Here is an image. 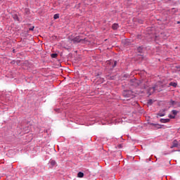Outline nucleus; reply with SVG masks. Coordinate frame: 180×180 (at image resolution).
<instances>
[{
	"mask_svg": "<svg viewBox=\"0 0 180 180\" xmlns=\"http://www.w3.org/2000/svg\"><path fill=\"white\" fill-rule=\"evenodd\" d=\"M152 124V126H157L156 124Z\"/></svg>",
	"mask_w": 180,
	"mask_h": 180,
	"instance_id": "obj_22",
	"label": "nucleus"
},
{
	"mask_svg": "<svg viewBox=\"0 0 180 180\" xmlns=\"http://www.w3.org/2000/svg\"><path fill=\"white\" fill-rule=\"evenodd\" d=\"M58 18H60V14H55L54 15H53V19H58Z\"/></svg>",
	"mask_w": 180,
	"mask_h": 180,
	"instance_id": "obj_13",
	"label": "nucleus"
},
{
	"mask_svg": "<svg viewBox=\"0 0 180 180\" xmlns=\"http://www.w3.org/2000/svg\"><path fill=\"white\" fill-rule=\"evenodd\" d=\"M129 84L132 86H139V85H140V81L136 79V78H134L130 80Z\"/></svg>",
	"mask_w": 180,
	"mask_h": 180,
	"instance_id": "obj_2",
	"label": "nucleus"
},
{
	"mask_svg": "<svg viewBox=\"0 0 180 180\" xmlns=\"http://www.w3.org/2000/svg\"><path fill=\"white\" fill-rule=\"evenodd\" d=\"M58 56V54H57V53H52L51 55V57L52 58H57V56Z\"/></svg>",
	"mask_w": 180,
	"mask_h": 180,
	"instance_id": "obj_10",
	"label": "nucleus"
},
{
	"mask_svg": "<svg viewBox=\"0 0 180 180\" xmlns=\"http://www.w3.org/2000/svg\"><path fill=\"white\" fill-rule=\"evenodd\" d=\"M176 103V102H175L172 100L170 101V105H172V106H174Z\"/></svg>",
	"mask_w": 180,
	"mask_h": 180,
	"instance_id": "obj_14",
	"label": "nucleus"
},
{
	"mask_svg": "<svg viewBox=\"0 0 180 180\" xmlns=\"http://www.w3.org/2000/svg\"><path fill=\"white\" fill-rule=\"evenodd\" d=\"M117 64V62H116V61H115V62L114 63L113 66H112V67H113V68H115V67H116Z\"/></svg>",
	"mask_w": 180,
	"mask_h": 180,
	"instance_id": "obj_20",
	"label": "nucleus"
},
{
	"mask_svg": "<svg viewBox=\"0 0 180 180\" xmlns=\"http://www.w3.org/2000/svg\"><path fill=\"white\" fill-rule=\"evenodd\" d=\"M49 162L51 167H54V165H57V162H56V160H51Z\"/></svg>",
	"mask_w": 180,
	"mask_h": 180,
	"instance_id": "obj_7",
	"label": "nucleus"
},
{
	"mask_svg": "<svg viewBox=\"0 0 180 180\" xmlns=\"http://www.w3.org/2000/svg\"><path fill=\"white\" fill-rule=\"evenodd\" d=\"M148 103V105H151V103H153V100H149Z\"/></svg>",
	"mask_w": 180,
	"mask_h": 180,
	"instance_id": "obj_18",
	"label": "nucleus"
},
{
	"mask_svg": "<svg viewBox=\"0 0 180 180\" xmlns=\"http://www.w3.org/2000/svg\"><path fill=\"white\" fill-rule=\"evenodd\" d=\"M174 147H178V143L174 141L173 145L171 146V148H174Z\"/></svg>",
	"mask_w": 180,
	"mask_h": 180,
	"instance_id": "obj_11",
	"label": "nucleus"
},
{
	"mask_svg": "<svg viewBox=\"0 0 180 180\" xmlns=\"http://www.w3.org/2000/svg\"><path fill=\"white\" fill-rule=\"evenodd\" d=\"M170 119H175V116L169 115Z\"/></svg>",
	"mask_w": 180,
	"mask_h": 180,
	"instance_id": "obj_21",
	"label": "nucleus"
},
{
	"mask_svg": "<svg viewBox=\"0 0 180 180\" xmlns=\"http://www.w3.org/2000/svg\"><path fill=\"white\" fill-rule=\"evenodd\" d=\"M177 23H178V25H179L180 22H179V21H178V22H177Z\"/></svg>",
	"mask_w": 180,
	"mask_h": 180,
	"instance_id": "obj_23",
	"label": "nucleus"
},
{
	"mask_svg": "<svg viewBox=\"0 0 180 180\" xmlns=\"http://www.w3.org/2000/svg\"><path fill=\"white\" fill-rule=\"evenodd\" d=\"M172 112L173 115H174V116L178 114V111H176L175 110H173Z\"/></svg>",
	"mask_w": 180,
	"mask_h": 180,
	"instance_id": "obj_15",
	"label": "nucleus"
},
{
	"mask_svg": "<svg viewBox=\"0 0 180 180\" xmlns=\"http://www.w3.org/2000/svg\"><path fill=\"white\" fill-rule=\"evenodd\" d=\"M158 116H160V117H162V116H165V111L162 110L160 111L159 113H158Z\"/></svg>",
	"mask_w": 180,
	"mask_h": 180,
	"instance_id": "obj_6",
	"label": "nucleus"
},
{
	"mask_svg": "<svg viewBox=\"0 0 180 180\" xmlns=\"http://www.w3.org/2000/svg\"><path fill=\"white\" fill-rule=\"evenodd\" d=\"M112 29L113 30H117V29H119V24L117 23H114L112 26Z\"/></svg>",
	"mask_w": 180,
	"mask_h": 180,
	"instance_id": "obj_4",
	"label": "nucleus"
},
{
	"mask_svg": "<svg viewBox=\"0 0 180 180\" xmlns=\"http://www.w3.org/2000/svg\"><path fill=\"white\" fill-rule=\"evenodd\" d=\"M161 123H165V119H160Z\"/></svg>",
	"mask_w": 180,
	"mask_h": 180,
	"instance_id": "obj_16",
	"label": "nucleus"
},
{
	"mask_svg": "<svg viewBox=\"0 0 180 180\" xmlns=\"http://www.w3.org/2000/svg\"><path fill=\"white\" fill-rule=\"evenodd\" d=\"M155 91V87H152L149 89V91L148 92V95H151L153 92Z\"/></svg>",
	"mask_w": 180,
	"mask_h": 180,
	"instance_id": "obj_5",
	"label": "nucleus"
},
{
	"mask_svg": "<svg viewBox=\"0 0 180 180\" xmlns=\"http://www.w3.org/2000/svg\"><path fill=\"white\" fill-rule=\"evenodd\" d=\"M85 40H86V39H82L81 37H76L75 38H73L71 41H72V43L76 44V43H85Z\"/></svg>",
	"mask_w": 180,
	"mask_h": 180,
	"instance_id": "obj_1",
	"label": "nucleus"
},
{
	"mask_svg": "<svg viewBox=\"0 0 180 180\" xmlns=\"http://www.w3.org/2000/svg\"><path fill=\"white\" fill-rule=\"evenodd\" d=\"M77 176H78V178H84V173L82 172H79L77 174Z\"/></svg>",
	"mask_w": 180,
	"mask_h": 180,
	"instance_id": "obj_8",
	"label": "nucleus"
},
{
	"mask_svg": "<svg viewBox=\"0 0 180 180\" xmlns=\"http://www.w3.org/2000/svg\"><path fill=\"white\" fill-rule=\"evenodd\" d=\"M178 84L176 83V82H170L169 83V86H174V88H176V86H177Z\"/></svg>",
	"mask_w": 180,
	"mask_h": 180,
	"instance_id": "obj_9",
	"label": "nucleus"
},
{
	"mask_svg": "<svg viewBox=\"0 0 180 180\" xmlns=\"http://www.w3.org/2000/svg\"><path fill=\"white\" fill-rule=\"evenodd\" d=\"M13 18L14 19V20H19V18L18 17V15H13Z\"/></svg>",
	"mask_w": 180,
	"mask_h": 180,
	"instance_id": "obj_12",
	"label": "nucleus"
},
{
	"mask_svg": "<svg viewBox=\"0 0 180 180\" xmlns=\"http://www.w3.org/2000/svg\"><path fill=\"white\" fill-rule=\"evenodd\" d=\"M169 122V119H165V123Z\"/></svg>",
	"mask_w": 180,
	"mask_h": 180,
	"instance_id": "obj_17",
	"label": "nucleus"
},
{
	"mask_svg": "<svg viewBox=\"0 0 180 180\" xmlns=\"http://www.w3.org/2000/svg\"><path fill=\"white\" fill-rule=\"evenodd\" d=\"M34 30V26H33L32 27H31V28H29V30H30V31H33Z\"/></svg>",
	"mask_w": 180,
	"mask_h": 180,
	"instance_id": "obj_19",
	"label": "nucleus"
},
{
	"mask_svg": "<svg viewBox=\"0 0 180 180\" xmlns=\"http://www.w3.org/2000/svg\"><path fill=\"white\" fill-rule=\"evenodd\" d=\"M123 96L125 98H131V97H133V91H131V90L124 91Z\"/></svg>",
	"mask_w": 180,
	"mask_h": 180,
	"instance_id": "obj_3",
	"label": "nucleus"
}]
</instances>
